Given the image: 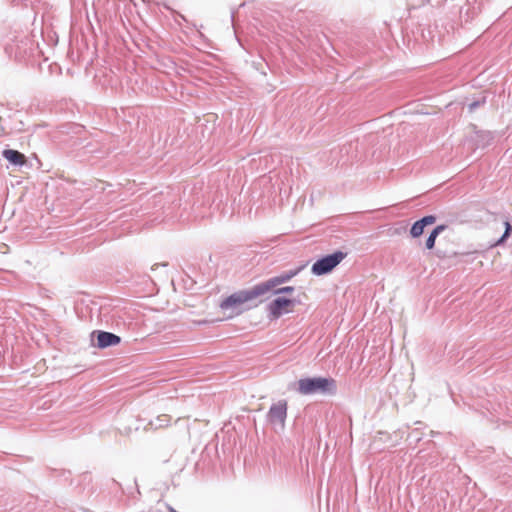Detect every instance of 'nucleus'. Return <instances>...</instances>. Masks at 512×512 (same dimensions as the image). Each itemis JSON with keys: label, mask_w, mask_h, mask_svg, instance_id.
Returning a JSON list of instances; mask_svg holds the SVG:
<instances>
[{"label": "nucleus", "mask_w": 512, "mask_h": 512, "mask_svg": "<svg viewBox=\"0 0 512 512\" xmlns=\"http://www.w3.org/2000/svg\"><path fill=\"white\" fill-rule=\"evenodd\" d=\"M423 228L421 227L420 224H418V222H414V224L412 225L411 229H410V234L413 238H417L419 236L422 235L423 233Z\"/></svg>", "instance_id": "obj_13"}, {"label": "nucleus", "mask_w": 512, "mask_h": 512, "mask_svg": "<svg viewBox=\"0 0 512 512\" xmlns=\"http://www.w3.org/2000/svg\"><path fill=\"white\" fill-rule=\"evenodd\" d=\"M445 229H446V225H438L432 230V232L429 234V236L426 240V243H425V246L427 249L431 250L432 248H434L435 240H436L437 236L441 232H443Z\"/></svg>", "instance_id": "obj_11"}, {"label": "nucleus", "mask_w": 512, "mask_h": 512, "mask_svg": "<svg viewBox=\"0 0 512 512\" xmlns=\"http://www.w3.org/2000/svg\"><path fill=\"white\" fill-rule=\"evenodd\" d=\"M280 284H283V282L281 281V278L279 277V275H277L275 277H272V278L268 279L265 282H262V283H259V284L255 285L254 288H255V290L257 292V295L259 297V296L264 295L265 293L270 291L272 288H274V287H276V286H278Z\"/></svg>", "instance_id": "obj_9"}, {"label": "nucleus", "mask_w": 512, "mask_h": 512, "mask_svg": "<svg viewBox=\"0 0 512 512\" xmlns=\"http://www.w3.org/2000/svg\"><path fill=\"white\" fill-rule=\"evenodd\" d=\"M267 417L272 424H279L283 428L287 417V402L281 400L273 404L268 411Z\"/></svg>", "instance_id": "obj_4"}, {"label": "nucleus", "mask_w": 512, "mask_h": 512, "mask_svg": "<svg viewBox=\"0 0 512 512\" xmlns=\"http://www.w3.org/2000/svg\"><path fill=\"white\" fill-rule=\"evenodd\" d=\"M280 284H283V282L281 281V278L279 277V275H277L275 277H272V278L268 279L265 282H262V283H259V284L255 285L254 288H255V290L257 292V295L259 297V296L264 295L265 293L270 291L272 288H274V287H276V286H278Z\"/></svg>", "instance_id": "obj_8"}, {"label": "nucleus", "mask_w": 512, "mask_h": 512, "mask_svg": "<svg viewBox=\"0 0 512 512\" xmlns=\"http://www.w3.org/2000/svg\"><path fill=\"white\" fill-rule=\"evenodd\" d=\"M279 277L281 278V281L283 283H286L288 281H290V278L287 276L286 272H283L279 275Z\"/></svg>", "instance_id": "obj_19"}, {"label": "nucleus", "mask_w": 512, "mask_h": 512, "mask_svg": "<svg viewBox=\"0 0 512 512\" xmlns=\"http://www.w3.org/2000/svg\"><path fill=\"white\" fill-rule=\"evenodd\" d=\"M476 136H477V139H476L477 146L482 147V148L489 145L490 142L493 140V136L490 132H480V133H477Z\"/></svg>", "instance_id": "obj_12"}, {"label": "nucleus", "mask_w": 512, "mask_h": 512, "mask_svg": "<svg viewBox=\"0 0 512 512\" xmlns=\"http://www.w3.org/2000/svg\"><path fill=\"white\" fill-rule=\"evenodd\" d=\"M417 222H418V224H420V225H421V227H422L423 229L426 227V224H425V222H424V220H423L422 218H421V219H419V220H417Z\"/></svg>", "instance_id": "obj_20"}, {"label": "nucleus", "mask_w": 512, "mask_h": 512, "mask_svg": "<svg viewBox=\"0 0 512 512\" xmlns=\"http://www.w3.org/2000/svg\"><path fill=\"white\" fill-rule=\"evenodd\" d=\"M121 338L111 332L97 331V346L101 349L118 345Z\"/></svg>", "instance_id": "obj_6"}, {"label": "nucleus", "mask_w": 512, "mask_h": 512, "mask_svg": "<svg viewBox=\"0 0 512 512\" xmlns=\"http://www.w3.org/2000/svg\"><path fill=\"white\" fill-rule=\"evenodd\" d=\"M346 253L342 251H335L332 254L326 255L318 259L311 267L312 274L322 276L330 273L341 261L346 257Z\"/></svg>", "instance_id": "obj_2"}, {"label": "nucleus", "mask_w": 512, "mask_h": 512, "mask_svg": "<svg viewBox=\"0 0 512 512\" xmlns=\"http://www.w3.org/2000/svg\"><path fill=\"white\" fill-rule=\"evenodd\" d=\"M304 268V265L303 266H300L298 268H295V269H292V270H289V271H286V274L287 276L290 278V280L295 277L298 273H300V271Z\"/></svg>", "instance_id": "obj_17"}, {"label": "nucleus", "mask_w": 512, "mask_h": 512, "mask_svg": "<svg viewBox=\"0 0 512 512\" xmlns=\"http://www.w3.org/2000/svg\"><path fill=\"white\" fill-rule=\"evenodd\" d=\"M171 417L167 414H162L157 416L155 419L149 422V425L152 429H160L167 427L170 424Z\"/></svg>", "instance_id": "obj_10"}, {"label": "nucleus", "mask_w": 512, "mask_h": 512, "mask_svg": "<svg viewBox=\"0 0 512 512\" xmlns=\"http://www.w3.org/2000/svg\"><path fill=\"white\" fill-rule=\"evenodd\" d=\"M426 226L433 224L436 221V217L433 215H427L422 218Z\"/></svg>", "instance_id": "obj_18"}, {"label": "nucleus", "mask_w": 512, "mask_h": 512, "mask_svg": "<svg viewBox=\"0 0 512 512\" xmlns=\"http://www.w3.org/2000/svg\"><path fill=\"white\" fill-rule=\"evenodd\" d=\"M297 392L302 395H334L337 391L336 381L333 378L312 377L301 378L297 383Z\"/></svg>", "instance_id": "obj_1"}, {"label": "nucleus", "mask_w": 512, "mask_h": 512, "mask_svg": "<svg viewBox=\"0 0 512 512\" xmlns=\"http://www.w3.org/2000/svg\"><path fill=\"white\" fill-rule=\"evenodd\" d=\"M291 305H294V300L284 297H278L274 299L272 302H270L268 305L269 316L272 319H277L285 312H287L286 308Z\"/></svg>", "instance_id": "obj_5"}, {"label": "nucleus", "mask_w": 512, "mask_h": 512, "mask_svg": "<svg viewBox=\"0 0 512 512\" xmlns=\"http://www.w3.org/2000/svg\"><path fill=\"white\" fill-rule=\"evenodd\" d=\"M257 297H258L257 292H256L255 288L252 287L250 289L241 290V291L231 294L230 296H228L226 299H224L221 302L220 307L223 310L236 309L240 305H242L248 301H251Z\"/></svg>", "instance_id": "obj_3"}, {"label": "nucleus", "mask_w": 512, "mask_h": 512, "mask_svg": "<svg viewBox=\"0 0 512 512\" xmlns=\"http://www.w3.org/2000/svg\"><path fill=\"white\" fill-rule=\"evenodd\" d=\"M294 291V287L292 286H285V287H282V288H278L277 290H275V294H288V293H292Z\"/></svg>", "instance_id": "obj_15"}, {"label": "nucleus", "mask_w": 512, "mask_h": 512, "mask_svg": "<svg viewBox=\"0 0 512 512\" xmlns=\"http://www.w3.org/2000/svg\"><path fill=\"white\" fill-rule=\"evenodd\" d=\"M485 102V98H483L481 101L480 100H477V101H474L472 103H470L468 105V109L470 112H473L476 110V108H478L479 106H481L483 103Z\"/></svg>", "instance_id": "obj_16"}, {"label": "nucleus", "mask_w": 512, "mask_h": 512, "mask_svg": "<svg viewBox=\"0 0 512 512\" xmlns=\"http://www.w3.org/2000/svg\"><path fill=\"white\" fill-rule=\"evenodd\" d=\"M2 156L14 166H22L26 162L25 155L17 150L5 149L2 151Z\"/></svg>", "instance_id": "obj_7"}, {"label": "nucleus", "mask_w": 512, "mask_h": 512, "mask_svg": "<svg viewBox=\"0 0 512 512\" xmlns=\"http://www.w3.org/2000/svg\"><path fill=\"white\" fill-rule=\"evenodd\" d=\"M512 231V225L509 221H505V231L502 235V237L497 241L498 244L502 243L507 237L510 236Z\"/></svg>", "instance_id": "obj_14"}]
</instances>
